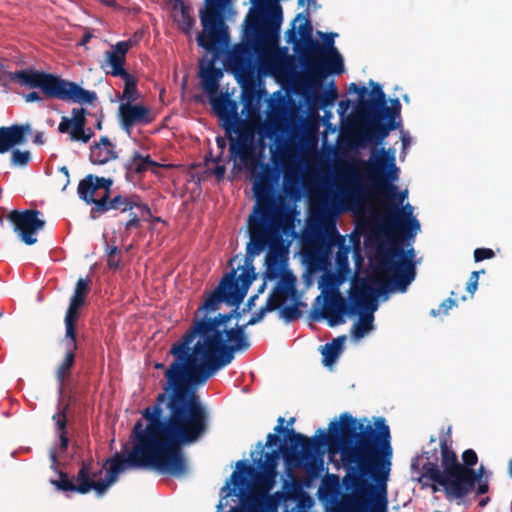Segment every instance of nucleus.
I'll return each mask as SVG.
<instances>
[{"mask_svg":"<svg viewBox=\"0 0 512 512\" xmlns=\"http://www.w3.org/2000/svg\"><path fill=\"white\" fill-rule=\"evenodd\" d=\"M323 51L318 56L307 58L304 63V85L309 89L321 86L322 81L330 74L340 75L344 72L343 59L334 46L336 33H321Z\"/></svg>","mask_w":512,"mask_h":512,"instance_id":"9b49d317","label":"nucleus"},{"mask_svg":"<svg viewBox=\"0 0 512 512\" xmlns=\"http://www.w3.org/2000/svg\"><path fill=\"white\" fill-rule=\"evenodd\" d=\"M137 194H117L108 198L107 195H102L97 202V207H92L90 210V217L96 219L110 210L120 211L125 213L131 211L138 205Z\"/></svg>","mask_w":512,"mask_h":512,"instance_id":"a211bd4d","label":"nucleus"},{"mask_svg":"<svg viewBox=\"0 0 512 512\" xmlns=\"http://www.w3.org/2000/svg\"><path fill=\"white\" fill-rule=\"evenodd\" d=\"M414 249L405 251L401 240L395 238L378 247L375 260L377 271L387 280H375L378 284L373 289L366 280L354 285L348 302L339 290H332L324 297V306L320 316L325 318L330 327L345 322V315L359 314V319L353 324L351 334L360 339L373 329V313L377 309L374 302L376 297L389 291L405 292L414 280L416 271L413 262Z\"/></svg>","mask_w":512,"mask_h":512,"instance_id":"20e7f679","label":"nucleus"},{"mask_svg":"<svg viewBox=\"0 0 512 512\" xmlns=\"http://www.w3.org/2000/svg\"><path fill=\"white\" fill-rule=\"evenodd\" d=\"M121 256L107 258V266L110 269L117 270L120 268Z\"/></svg>","mask_w":512,"mask_h":512,"instance_id":"e2e57ef3","label":"nucleus"},{"mask_svg":"<svg viewBox=\"0 0 512 512\" xmlns=\"http://www.w3.org/2000/svg\"><path fill=\"white\" fill-rule=\"evenodd\" d=\"M93 179L97 185V189H104L103 195H107L108 198H110L111 197V188L113 185V179L99 177V176H95V175H93Z\"/></svg>","mask_w":512,"mask_h":512,"instance_id":"09e8293b","label":"nucleus"},{"mask_svg":"<svg viewBox=\"0 0 512 512\" xmlns=\"http://www.w3.org/2000/svg\"><path fill=\"white\" fill-rule=\"evenodd\" d=\"M41 212L36 209L12 210L7 220L12 224L14 232L26 245L37 243L36 234L42 230L46 222L39 218Z\"/></svg>","mask_w":512,"mask_h":512,"instance_id":"dca6fc26","label":"nucleus"},{"mask_svg":"<svg viewBox=\"0 0 512 512\" xmlns=\"http://www.w3.org/2000/svg\"><path fill=\"white\" fill-rule=\"evenodd\" d=\"M106 256L107 258L121 256L122 252L117 246H110L109 244L106 245Z\"/></svg>","mask_w":512,"mask_h":512,"instance_id":"680f3d73","label":"nucleus"},{"mask_svg":"<svg viewBox=\"0 0 512 512\" xmlns=\"http://www.w3.org/2000/svg\"><path fill=\"white\" fill-rule=\"evenodd\" d=\"M491 476L492 471L486 470L483 465L477 469L473 468V473L457 481L445 496L448 500L463 499L474 490L478 480H489Z\"/></svg>","mask_w":512,"mask_h":512,"instance_id":"b1692460","label":"nucleus"},{"mask_svg":"<svg viewBox=\"0 0 512 512\" xmlns=\"http://www.w3.org/2000/svg\"><path fill=\"white\" fill-rule=\"evenodd\" d=\"M65 355L55 371V377L59 385V393H63L66 381L71 375V370L76 363V350L78 348L77 340L64 339Z\"/></svg>","mask_w":512,"mask_h":512,"instance_id":"cd10ccee","label":"nucleus"},{"mask_svg":"<svg viewBox=\"0 0 512 512\" xmlns=\"http://www.w3.org/2000/svg\"><path fill=\"white\" fill-rule=\"evenodd\" d=\"M29 133H31V126L28 123L0 127V154L8 152L14 146L24 144Z\"/></svg>","mask_w":512,"mask_h":512,"instance_id":"bb28decb","label":"nucleus"},{"mask_svg":"<svg viewBox=\"0 0 512 512\" xmlns=\"http://www.w3.org/2000/svg\"><path fill=\"white\" fill-rule=\"evenodd\" d=\"M237 468L239 469L240 476L246 477H254L258 484L269 490L273 487L275 483V478L277 476V470H271L266 468H260L261 472L256 474L255 468L247 464L245 461L241 460L237 463Z\"/></svg>","mask_w":512,"mask_h":512,"instance_id":"2f4dec72","label":"nucleus"},{"mask_svg":"<svg viewBox=\"0 0 512 512\" xmlns=\"http://www.w3.org/2000/svg\"><path fill=\"white\" fill-rule=\"evenodd\" d=\"M240 512H276V504L265 493L253 494L243 501V508Z\"/></svg>","mask_w":512,"mask_h":512,"instance_id":"473e14b6","label":"nucleus"},{"mask_svg":"<svg viewBox=\"0 0 512 512\" xmlns=\"http://www.w3.org/2000/svg\"><path fill=\"white\" fill-rule=\"evenodd\" d=\"M119 118L122 129L128 134H130L133 126L149 124L154 120L149 108L129 102L120 104Z\"/></svg>","mask_w":512,"mask_h":512,"instance_id":"aec40b11","label":"nucleus"},{"mask_svg":"<svg viewBox=\"0 0 512 512\" xmlns=\"http://www.w3.org/2000/svg\"><path fill=\"white\" fill-rule=\"evenodd\" d=\"M359 167L369 175L379 200L389 199L394 204L402 205L408 193L406 190L398 192V187L393 184L399 178L394 150L382 147L378 152L373 151L368 161H359Z\"/></svg>","mask_w":512,"mask_h":512,"instance_id":"9d476101","label":"nucleus"},{"mask_svg":"<svg viewBox=\"0 0 512 512\" xmlns=\"http://www.w3.org/2000/svg\"><path fill=\"white\" fill-rule=\"evenodd\" d=\"M337 95V89L334 86V84L331 83L330 89L328 91H325L319 97L320 106L324 108L328 105H331L336 99Z\"/></svg>","mask_w":512,"mask_h":512,"instance_id":"49530a36","label":"nucleus"},{"mask_svg":"<svg viewBox=\"0 0 512 512\" xmlns=\"http://www.w3.org/2000/svg\"><path fill=\"white\" fill-rule=\"evenodd\" d=\"M177 22H178L179 28L183 32L190 33V31L192 30V28L195 24V19L189 14V12L187 11V9L185 7H182L181 11H180V16H179Z\"/></svg>","mask_w":512,"mask_h":512,"instance_id":"79ce46f5","label":"nucleus"},{"mask_svg":"<svg viewBox=\"0 0 512 512\" xmlns=\"http://www.w3.org/2000/svg\"><path fill=\"white\" fill-rule=\"evenodd\" d=\"M69 408V404H66L62 409H60L57 413H55L52 417L55 422L56 428L59 431L60 438V448L61 450H66L68 447V437L66 433V425H67V416L66 412Z\"/></svg>","mask_w":512,"mask_h":512,"instance_id":"e433bc0d","label":"nucleus"},{"mask_svg":"<svg viewBox=\"0 0 512 512\" xmlns=\"http://www.w3.org/2000/svg\"><path fill=\"white\" fill-rule=\"evenodd\" d=\"M277 132V127L274 123L265 122L258 128L260 138H272Z\"/></svg>","mask_w":512,"mask_h":512,"instance_id":"8fccbe9b","label":"nucleus"},{"mask_svg":"<svg viewBox=\"0 0 512 512\" xmlns=\"http://www.w3.org/2000/svg\"><path fill=\"white\" fill-rule=\"evenodd\" d=\"M6 61L0 59V85L8 86L14 82L30 89H40L45 98L58 99L78 104H92L97 99L94 91H89L77 83L60 76L34 68L15 72L9 71Z\"/></svg>","mask_w":512,"mask_h":512,"instance_id":"6e6552de","label":"nucleus"},{"mask_svg":"<svg viewBox=\"0 0 512 512\" xmlns=\"http://www.w3.org/2000/svg\"><path fill=\"white\" fill-rule=\"evenodd\" d=\"M378 203L377 215L386 230L407 238L418 233L420 223L413 217V207L409 203L401 208L389 199H380Z\"/></svg>","mask_w":512,"mask_h":512,"instance_id":"4468645a","label":"nucleus"},{"mask_svg":"<svg viewBox=\"0 0 512 512\" xmlns=\"http://www.w3.org/2000/svg\"><path fill=\"white\" fill-rule=\"evenodd\" d=\"M207 8L200 12L203 31L197 37L198 45L211 53H219L229 43L228 28L221 14L224 0H206Z\"/></svg>","mask_w":512,"mask_h":512,"instance_id":"f8f14e48","label":"nucleus"},{"mask_svg":"<svg viewBox=\"0 0 512 512\" xmlns=\"http://www.w3.org/2000/svg\"><path fill=\"white\" fill-rule=\"evenodd\" d=\"M401 104L399 99L395 98L391 100V108L387 110H381V115L387 120L394 121L395 117L400 114Z\"/></svg>","mask_w":512,"mask_h":512,"instance_id":"a18cd8bd","label":"nucleus"},{"mask_svg":"<svg viewBox=\"0 0 512 512\" xmlns=\"http://www.w3.org/2000/svg\"><path fill=\"white\" fill-rule=\"evenodd\" d=\"M456 300L452 297H449L445 299L439 306L438 309H432L430 311V315L432 317L439 316L440 314L447 315L449 313V310L452 309L454 306H456Z\"/></svg>","mask_w":512,"mask_h":512,"instance_id":"c03bdc74","label":"nucleus"},{"mask_svg":"<svg viewBox=\"0 0 512 512\" xmlns=\"http://www.w3.org/2000/svg\"><path fill=\"white\" fill-rule=\"evenodd\" d=\"M83 306L77 303H73L69 301V306L65 314L64 323H65V338L70 340L76 339V325L78 319L80 317V309Z\"/></svg>","mask_w":512,"mask_h":512,"instance_id":"c9c22d12","label":"nucleus"},{"mask_svg":"<svg viewBox=\"0 0 512 512\" xmlns=\"http://www.w3.org/2000/svg\"><path fill=\"white\" fill-rule=\"evenodd\" d=\"M33 142L37 145H42L45 143V138H44V134L43 132H37L35 135H34V139H33Z\"/></svg>","mask_w":512,"mask_h":512,"instance_id":"774afa93","label":"nucleus"},{"mask_svg":"<svg viewBox=\"0 0 512 512\" xmlns=\"http://www.w3.org/2000/svg\"><path fill=\"white\" fill-rule=\"evenodd\" d=\"M476 496L486 494L489 491V480H478L477 481Z\"/></svg>","mask_w":512,"mask_h":512,"instance_id":"bf43d9fd","label":"nucleus"},{"mask_svg":"<svg viewBox=\"0 0 512 512\" xmlns=\"http://www.w3.org/2000/svg\"><path fill=\"white\" fill-rule=\"evenodd\" d=\"M140 226V218L136 213L130 214V219L125 223V229L131 230Z\"/></svg>","mask_w":512,"mask_h":512,"instance_id":"6e6d98bb","label":"nucleus"},{"mask_svg":"<svg viewBox=\"0 0 512 512\" xmlns=\"http://www.w3.org/2000/svg\"><path fill=\"white\" fill-rule=\"evenodd\" d=\"M58 479H51L50 483L60 492H76L87 494L94 490L97 496L106 493L110 485L104 479L97 480L101 475V470L94 471V462L92 459L82 461L77 474L70 477L67 472L58 470Z\"/></svg>","mask_w":512,"mask_h":512,"instance_id":"ddd939ff","label":"nucleus"},{"mask_svg":"<svg viewBox=\"0 0 512 512\" xmlns=\"http://www.w3.org/2000/svg\"><path fill=\"white\" fill-rule=\"evenodd\" d=\"M238 306L215 317L194 318L191 326L174 343L170 353L175 357L164 375L167 383L164 392L171 397L180 395L192 406L198 416L209 424V414L196 394L195 385L205 383L217 371L229 365L236 353L250 348L246 325L227 328L233 318H240Z\"/></svg>","mask_w":512,"mask_h":512,"instance_id":"f03ea898","label":"nucleus"},{"mask_svg":"<svg viewBox=\"0 0 512 512\" xmlns=\"http://www.w3.org/2000/svg\"><path fill=\"white\" fill-rule=\"evenodd\" d=\"M279 314L280 317L287 323L293 322L302 316V312L298 307V303L281 308Z\"/></svg>","mask_w":512,"mask_h":512,"instance_id":"a19ab883","label":"nucleus"},{"mask_svg":"<svg viewBox=\"0 0 512 512\" xmlns=\"http://www.w3.org/2000/svg\"><path fill=\"white\" fill-rule=\"evenodd\" d=\"M121 78L124 80L125 83L122 99L127 100V102L129 103H132L137 98V80L130 73L121 76Z\"/></svg>","mask_w":512,"mask_h":512,"instance_id":"58836bf2","label":"nucleus"},{"mask_svg":"<svg viewBox=\"0 0 512 512\" xmlns=\"http://www.w3.org/2000/svg\"><path fill=\"white\" fill-rule=\"evenodd\" d=\"M301 18L303 19V22L300 23L298 27V33L302 39V48H298V54L303 64L307 58H311V56H318L324 49L317 40L313 39V27L308 18L302 17V14H298L295 21L300 20Z\"/></svg>","mask_w":512,"mask_h":512,"instance_id":"a878e982","label":"nucleus"},{"mask_svg":"<svg viewBox=\"0 0 512 512\" xmlns=\"http://www.w3.org/2000/svg\"><path fill=\"white\" fill-rule=\"evenodd\" d=\"M282 10L276 5L269 18L256 14L246 20L244 41L228 53L229 70L241 83L252 81L255 72V55L266 46L275 45L280 36Z\"/></svg>","mask_w":512,"mask_h":512,"instance_id":"0eeeda50","label":"nucleus"},{"mask_svg":"<svg viewBox=\"0 0 512 512\" xmlns=\"http://www.w3.org/2000/svg\"><path fill=\"white\" fill-rule=\"evenodd\" d=\"M273 181V171L266 166L254 182L256 204L247 220V258H254L267 247L272 249L281 241L283 235H288L294 229V216L283 200L275 196ZM255 278L254 266L246 259L239 276L237 270L232 269L224 275L216 288L207 294L194 318H198L199 313H202V317H208V314L219 310L223 302L230 306H239Z\"/></svg>","mask_w":512,"mask_h":512,"instance_id":"7ed1b4c3","label":"nucleus"},{"mask_svg":"<svg viewBox=\"0 0 512 512\" xmlns=\"http://www.w3.org/2000/svg\"><path fill=\"white\" fill-rule=\"evenodd\" d=\"M340 195L342 202L348 206H359L364 201L367 189L356 169H348Z\"/></svg>","mask_w":512,"mask_h":512,"instance_id":"6ab92c4d","label":"nucleus"},{"mask_svg":"<svg viewBox=\"0 0 512 512\" xmlns=\"http://www.w3.org/2000/svg\"><path fill=\"white\" fill-rule=\"evenodd\" d=\"M88 112L85 108L74 107L71 110V118L63 116L58 125L59 133H68L71 141L88 143L95 135L91 127L87 125Z\"/></svg>","mask_w":512,"mask_h":512,"instance_id":"f3484780","label":"nucleus"},{"mask_svg":"<svg viewBox=\"0 0 512 512\" xmlns=\"http://www.w3.org/2000/svg\"><path fill=\"white\" fill-rule=\"evenodd\" d=\"M440 450L441 465H438V452L434 448L432 452H424L427 461L421 470L422 476L440 485L446 495L457 481L473 473V468L478 463V455L473 449H466L461 455L460 463L446 438L440 439Z\"/></svg>","mask_w":512,"mask_h":512,"instance_id":"1a4fd4ad","label":"nucleus"},{"mask_svg":"<svg viewBox=\"0 0 512 512\" xmlns=\"http://www.w3.org/2000/svg\"><path fill=\"white\" fill-rule=\"evenodd\" d=\"M343 462L353 472L343 482L346 490L341 508L344 512H386V486L391 469L392 447L389 427L375 434L371 429L359 434L355 442L351 434L355 427H344Z\"/></svg>","mask_w":512,"mask_h":512,"instance_id":"39448f33","label":"nucleus"},{"mask_svg":"<svg viewBox=\"0 0 512 512\" xmlns=\"http://www.w3.org/2000/svg\"><path fill=\"white\" fill-rule=\"evenodd\" d=\"M31 159L29 151L14 150L11 156V163L13 166H26Z\"/></svg>","mask_w":512,"mask_h":512,"instance_id":"37998d69","label":"nucleus"},{"mask_svg":"<svg viewBox=\"0 0 512 512\" xmlns=\"http://www.w3.org/2000/svg\"><path fill=\"white\" fill-rule=\"evenodd\" d=\"M271 306H268L267 304H265L264 306H262L258 311H256L252 316L251 318L248 320V322L245 324L246 325V328L248 326H252V325H255L257 324L258 322H260L264 316L266 315V313L268 312H272L271 310Z\"/></svg>","mask_w":512,"mask_h":512,"instance_id":"3c124183","label":"nucleus"},{"mask_svg":"<svg viewBox=\"0 0 512 512\" xmlns=\"http://www.w3.org/2000/svg\"><path fill=\"white\" fill-rule=\"evenodd\" d=\"M117 158L118 154L115 151V145L107 136H102L99 142H95L90 147L89 159L93 164L103 165Z\"/></svg>","mask_w":512,"mask_h":512,"instance_id":"c756f323","label":"nucleus"},{"mask_svg":"<svg viewBox=\"0 0 512 512\" xmlns=\"http://www.w3.org/2000/svg\"><path fill=\"white\" fill-rule=\"evenodd\" d=\"M267 263V270H266V277L268 279H274L278 276L279 268L277 259L272 256V253L270 252L266 258Z\"/></svg>","mask_w":512,"mask_h":512,"instance_id":"de8ad7c7","label":"nucleus"},{"mask_svg":"<svg viewBox=\"0 0 512 512\" xmlns=\"http://www.w3.org/2000/svg\"><path fill=\"white\" fill-rule=\"evenodd\" d=\"M345 340L346 336H339L322 346L321 353L325 366H330L336 362L343 350Z\"/></svg>","mask_w":512,"mask_h":512,"instance_id":"f704fd0d","label":"nucleus"},{"mask_svg":"<svg viewBox=\"0 0 512 512\" xmlns=\"http://www.w3.org/2000/svg\"><path fill=\"white\" fill-rule=\"evenodd\" d=\"M164 167L166 166L152 160L150 155H143L140 151L134 150L124 163L125 178L128 181H133L136 177L143 176L147 171L158 174L159 169Z\"/></svg>","mask_w":512,"mask_h":512,"instance_id":"412c9836","label":"nucleus"},{"mask_svg":"<svg viewBox=\"0 0 512 512\" xmlns=\"http://www.w3.org/2000/svg\"><path fill=\"white\" fill-rule=\"evenodd\" d=\"M90 279L79 278L76 282L73 295L70 298V302L80 304L82 306L85 305L86 297L89 293L90 287Z\"/></svg>","mask_w":512,"mask_h":512,"instance_id":"4c0bfd02","label":"nucleus"},{"mask_svg":"<svg viewBox=\"0 0 512 512\" xmlns=\"http://www.w3.org/2000/svg\"><path fill=\"white\" fill-rule=\"evenodd\" d=\"M281 453V447L277 450L265 454V459L259 458L256 460V464L259 468H266L271 470H277L278 460Z\"/></svg>","mask_w":512,"mask_h":512,"instance_id":"ea45409f","label":"nucleus"},{"mask_svg":"<svg viewBox=\"0 0 512 512\" xmlns=\"http://www.w3.org/2000/svg\"><path fill=\"white\" fill-rule=\"evenodd\" d=\"M298 32L296 31L295 26L293 25L291 29L286 32V40L288 43H292L294 45V50L298 53V48H302V39L298 38Z\"/></svg>","mask_w":512,"mask_h":512,"instance_id":"603ef678","label":"nucleus"},{"mask_svg":"<svg viewBox=\"0 0 512 512\" xmlns=\"http://www.w3.org/2000/svg\"><path fill=\"white\" fill-rule=\"evenodd\" d=\"M359 115L364 117L367 121V129L363 134L364 141L380 144L388 137L390 131L398 128V124L395 121L388 120L387 123H382L381 120L385 117L381 115V112Z\"/></svg>","mask_w":512,"mask_h":512,"instance_id":"5701e85b","label":"nucleus"},{"mask_svg":"<svg viewBox=\"0 0 512 512\" xmlns=\"http://www.w3.org/2000/svg\"><path fill=\"white\" fill-rule=\"evenodd\" d=\"M229 140L230 159L249 167L255 164V133L244 122H225L223 125Z\"/></svg>","mask_w":512,"mask_h":512,"instance_id":"2eb2a0df","label":"nucleus"},{"mask_svg":"<svg viewBox=\"0 0 512 512\" xmlns=\"http://www.w3.org/2000/svg\"><path fill=\"white\" fill-rule=\"evenodd\" d=\"M336 263L340 269H343L345 267H348V257L346 253H340L338 252L336 255Z\"/></svg>","mask_w":512,"mask_h":512,"instance_id":"052dcab7","label":"nucleus"},{"mask_svg":"<svg viewBox=\"0 0 512 512\" xmlns=\"http://www.w3.org/2000/svg\"><path fill=\"white\" fill-rule=\"evenodd\" d=\"M367 419L363 418L357 420L348 412H344L340 415L339 421H332L329 424V432L326 433L324 430L319 429L318 435L309 438L301 433L295 432L294 429L276 425L274 428L275 433H269L266 437L265 446L271 448L275 446L279 441V434L286 436V441L289 443L281 445V453L287 464H294L296 466H304L307 470H315L319 465L322 464L321 460H318L319 448L324 445L332 446L337 444L341 450V456L343 457V442L342 437L345 435V425L350 428L355 427V431L351 434V438L355 442L358 440V435L371 429L375 434L380 432V428L389 427L386 424L384 418L380 417L375 420V427L370 423H366Z\"/></svg>","mask_w":512,"mask_h":512,"instance_id":"423d86ee","label":"nucleus"},{"mask_svg":"<svg viewBox=\"0 0 512 512\" xmlns=\"http://www.w3.org/2000/svg\"><path fill=\"white\" fill-rule=\"evenodd\" d=\"M349 92L351 93H358L359 97H360V100H364V96L366 94H368V90L366 87L362 86H358L356 83H351L350 86H349Z\"/></svg>","mask_w":512,"mask_h":512,"instance_id":"13d9d810","label":"nucleus"},{"mask_svg":"<svg viewBox=\"0 0 512 512\" xmlns=\"http://www.w3.org/2000/svg\"><path fill=\"white\" fill-rule=\"evenodd\" d=\"M142 416L148 424L143 428L139 420L134 425V445L128 456L117 452L106 460L104 480L110 486L128 468H151L165 475L185 476L188 463L182 447L197 442L209 425L180 395L171 397L166 392L159 393Z\"/></svg>","mask_w":512,"mask_h":512,"instance_id":"f257e3e1","label":"nucleus"},{"mask_svg":"<svg viewBox=\"0 0 512 512\" xmlns=\"http://www.w3.org/2000/svg\"><path fill=\"white\" fill-rule=\"evenodd\" d=\"M370 85H372L371 95L373 98L359 101L357 107L358 114H375V112H381V110L388 111L387 99L382 87L372 80Z\"/></svg>","mask_w":512,"mask_h":512,"instance_id":"c85d7f7f","label":"nucleus"},{"mask_svg":"<svg viewBox=\"0 0 512 512\" xmlns=\"http://www.w3.org/2000/svg\"><path fill=\"white\" fill-rule=\"evenodd\" d=\"M26 102H39L42 100L40 94L36 91H32L25 95Z\"/></svg>","mask_w":512,"mask_h":512,"instance_id":"69168bd1","label":"nucleus"},{"mask_svg":"<svg viewBox=\"0 0 512 512\" xmlns=\"http://www.w3.org/2000/svg\"><path fill=\"white\" fill-rule=\"evenodd\" d=\"M295 284L296 278L292 274L288 273L282 275L266 301V304L272 307V311L281 308L289 297L296 296L297 290Z\"/></svg>","mask_w":512,"mask_h":512,"instance_id":"393cba45","label":"nucleus"},{"mask_svg":"<svg viewBox=\"0 0 512 512\" xmlns=\"http://www.w3.org/2000/svg\"><path fill=\"white\" fill-rule=\"evenodd\" d=\"M495 256V253L490 248H477L474 251V260L480 262L486 259H491Z\"/></svg>","mask_w":512,"mask_h":512,"instance_id":"5fc2aeb1","label":"nucleus"},{"mask_svg":"<svg viewBox=\"0 0 512 512\" xmlns=\"http://www.w3.org/2000/svg\"><path fill=\"white\" fill-rule=\"evenodd\" d=\"M199 77L202 89L210 96L216 95L219 89V81L223 77V71L215 66L214 60L207 62L204 67L201 66Z\"/></svg>","mask_w":512,"mask_h":512,"instance_id":"7c9ffc66","label":"nucleus"},{"mask_svg":"<svg viewBox=\"0 0 512 512\" xmlns=\"http://www.w3.org/2000/svg\"><path fill=\"white\" fill-rule=\"evenodd\" d=\"M131 47V41H119L105 52L106 61L101 67L113 77H121L128 72L124 69L126 55Z\"/></svg>","mask_w":512,"mask_h":512,"instance_id":"4be33fe9","label":"nucleus"},{"mask_svg":"<svg viewBox=\"0 0 512 512\" xmlns=\"http://www.w3.org/2000/svg\"><path fill=\"white\" fill-rule=\"evenodd\" d=\"M91 116H94L96 119L95 128L97 130H102V124H103V114L100 112L99 114H90Z\"/></svg>","mask_w":512,"mask_h":512,"instance_id":"338daca9","label":"nucleus"},{"mask_svg":"<svg viewBox=\"0 0 512 512\" xmlns=\"http://www.w3.org/2000/svg\"><path fill=\"white\" fill-rule=\"evenodd\" d=\"M138 205L135 206L138 209L143 217H150L152 212L148 204L143 203L141 197L138 195Z\"/></svg>","mask_w":512,"mask_h":512,"instance_id":"4d7b16f0","label":"nucleus"},{"mask_svg":"<svg viewBox=\"0 0 512 512\" xmlns=\"http://www.w3.org/2000/svg\"><path fill=\"white\" fill-rule=\"evenodd\" d=\"M484 272H485L484 270H480V271H473L471 273L469 280L467 282V285H466V290L471 295H473L475 293V291L477 290L479 275Z\"/></svg>","mask_w":512,"mask_h":512,"instance_id":"864d4df0","label":"nucleus"},{"mask_svg":"<svg viewBox=\"0 0 512 512\" xmlns=\"http://www.w3.org/2000/svg\"><path fill=\"white\" fill-rule=\"evenodd\" d=\"M97 185L93 179V174H88L80 180L77 188L78 196L87 204H93V207H97L99 198L96 199L95 192L97 191Z\"/></svg>","mask_w":512,"mask_h":512,"instance_id":"72a5a7b5","label":"nucleus"},{"mask_svg":"<svg viewBox=\"0 0 512 512\" xmlns=\"http://www.w3.org/2000/svg\"><path fill=\"white\" fill-rule=\"evenodd\" d=\"M225 172H226V168H225L224 165H217L213 169V174L215 175L217 180H222L224 178V176H225Z\"/></svg>","mask_w":512,"mask_h":512,"instance_id":"0e129e2a","label":"nucleus"}]
</instances>
